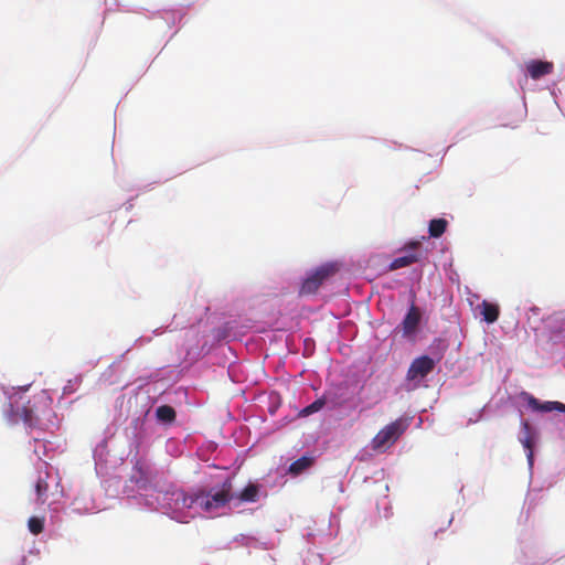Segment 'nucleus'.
Returning a JSON list of instances; mask_svg holds the SVG:
<instances>
[{
	"label": "nucleus",
	"instance_id": "obj_1",
	"mask_svg": "<svg viewBox=\"0 0 565 565\" xmlns=\"http://www.w3.org/2000/svg\"><path fill=\"white\" fill-rule=\"evenodd\" d=\"M172 497L177 504L181 503L185 509L198 507L204 512H213L224 508L235 499L231 478L224 480L220 487H213L209 491L199 489L193 493H186L183 490H177L172 493Z\"/></svg>",
	"mask_w": 565,
	"mask_h": 565
},
{
	"label": "nucleus",
	"instance_id": "obj_2",
	"mask_svg": "<svg viewBox=\"0 0 565 565\" xmlns=\"http://www.w3.org/2000/svg\"><path fill=\"white\" fill-rule=\"evenodd\" d=\"M406 420L398 418L383 427L372 439L371 447L374 451L383 452L392 447L407 429Z\"/></svg>",
	"mask_w": 565,
	"mask_h": 565
},
{
	"label": "nucleus",
	"instance_id": "obj_3",
	"mask_svg": "<svg viewBox=\"0 0 565 565\" xmlns=\"http://www.w3.org/2000/svg\"><path fill=\"white\" fill-rule=\"evenodd\" d=\"M338 268L334 264H326L318 267L310 276H308L300 288L301 295H312L329 277L334 275Z\"/></svg>",
	"mask_w": 565,
	"mask_h": 565
},
{
	"label": "nucleus",
	"instance_id": "obj_4",
	"mask_svg": "<svg viewBox=\"0 0 565 565\" xmlns=\"http://www.w3.org/2000/svg\"><path fill=\"white\" fill-rule=\"evenodd\" d=\"M435 367V362L431 358L427 355L419 356L415 359L408 371H407V379L413 381L416 379H423L427 376Z\"/></svg>",
	"mask_w": 565,
	"mask_h": 565
},
{
	"label": "nucleus",
	"instance_id": "obj_5",
	"mask_svg": "<svg viewBox=\"0 0 565 565\" xmlns=\"http://www.w3.org/2000/svg\"><path fill=\"white\" fill-rule=\"evenodd\" d=\"M420 318L422 315L419 309L415 305H412L401 323L403 337L409 338L416 333L420 323Z\"/></svg>",
	"mask_w": 565,
	"mask_h": 565
},
{
	"label": "nucleus",
	"instance_id": "obj_6",
	"mask_svg": "<svg viewBox=\"0 0 565 565\" xmlns=\"http://www.w3.org/2000/svg\"><path fill=\"white\" fill-rule=\"evenodd\" d=\"M553 68V63L546 61L532 60L526 64L527 73L533 79L551 74Z\"/></svg>",
	"mask_w": 565,
	"mask_h": 565
},
{
	"label": "nucleus",
	"instance_id": "obj_7",
	"mask_svg": "<svg viewBox=\"0 0 565 565\" xmlns=\"http://www.w3.org/2000/svg\"><path fill=\"white\" fill-rule=\"evenodd\" d=\"M524 399L526 401L527 405L536 412H553L557 411L558 403L557 401L553 402H540L536 397H534L531 394L524 393Z\"/></svg>",
	"mask_w": 565,
	"mask_h": 565
},
{
	"label": "nucleus",
	"instance_id": "obj_8",
	"mask_svg": "<svg viewBox=\"0 0 565 565\" xmlns=\"http://www.w3.org/2000/svg\"><path fill=\"white\" fill-rule=\"evenodd\" d=\"M522 430L523 437L521 438V443L523 447L527 450V459L532 462L533 459V443H534V433L529 422H522Z\"/></svg>",
	"mask_w": 565,
	"mask_h": 565
},
{
	"label": "nucleus",
	"instance_id": "obj_9",
	"mask_svg": "<svg viewBox=\"0 0 565 565\" xmlns=\"http://www.w3.org/2000/svg\"><path fill=\"white\" fill-rule=\"evenodd\" d=\"M15 415L19 416L28 427L33 428L39 424V418L34 413L33 406L30 405V402L24 404L21 409L18 408Z\"/></svg>",
	"mask_w": 565,
	"mask_h": 565
},
{
	"label": "nucleus",
	"instance_id": "obj_10",
	"mask_svg": "<svg viewBox=\"0 0 565 565\" xmlns=\"http://www.w3.org/2000/svg\"><path fill=\"white\" fill-rule=\"evenodd\" d=\"M260 486L257 483H248L237 495L239 502H256L259 497Z\"/></svg>",
	"mask_w": 565,
	"mask_h": 565
},
{
	"label": "nucleus",
	"instance_id": "obj_11",
	"mask_svg": "<svg viewBox=\"0 0 565 565\" xmlns=\"http://www.w3.org/2000/svg\"><path fill=\"white\" fill-rule=\"evenodd\" d=\"M480 307L481 315L486 322L493 323L498 320L500 313L498 305L483 300Z\"/></svg>",
	"mask_w": 565,
	"mask_h": 565
},
{
	"label": "nucleus",
	"instance_id": "obj_12",
	"mask_svg": "<svg viewBox=\"0 0 565 565\" xmlns=\"http://www.w3.org/2000/svg\"><path fill=\"white\" fill-rule=\"evenodd\" d=\"M419 260V255L416 253H408L404 256L396 257L393 259V262L390 264L391 270H396L403 267H407L414 263H417Z\"/></svg>",
	"mask_w": 565,
	"mask_h": 565
},
{
	"label": "nucleus",
	"instance_id": "obj_13",
	"mask_svg": "<svg viewBox=\"0 0 565 565\" xmlns=\"http://www.w3.org/2000/svg\"><path fill=\"white\" fill-rule=\"evenodd\" d=\"M313 463V459L311 457H307V456H303L297 460H295L290 466H289V473L294 475V476H298L300 473H302L305 470H307L309 467H311Z\"/></svg>",
	"mask_w": 565,
	"mask_h": 565
},
{
	"label": "nucleus",
	"instance_id": "obj_14",
	"mask_svg": "<svg viewBox=\"0 0 565 565\" xmlns=\"http://www.w3.org/2000/svg\"><path fill=\"white\" fill-rule=\"evenodd\" d=\"M448 222L445 218H434L429 222V236L434 238L440 237L447 230Z\"/></svg>",
	"mask_w": 565,
	"mask_h": 565
},
{
	"label": "nucleus",
	"instance_id": "obj_15",
	"mask_svg": "<svg viewBox=\"0 0 565 565\" xmlns=\"http://www.w3.org/2000/svg\"><path fill=\"white\" fill-rule=\"evenodd\" d=\"M157 418L162 423H172L175 419V411L169 405H161L156 409Z\"/></svg>",
	"mask_w": 565,
	"mask_h": 565
},
{
	"label": "nucleus",
	"instance_id": "obj_16",
	"mask_svg": "<svg viewBox=\"0 0 565 565\" xmlns=\"http://www.w3.org/2000/svg\"><path fill=\"white\" fill-rule=\"evenodd\" d=\"M28 527L34 535L42 533L44 530V519L38 516L30 518L28 521Z\"/></svg>",
	"mask_w": 565,
	"mask_h": 565
},
{
	"label": "nucleus",
	"instance_id": "obj_17",
	"mask_svg": "<svg viewBox=\"0 0 565 565\" xmlns=\"http://www.w3.org/2000/svg\"><path fill=\"white\" fill-rule=\"evenodd\" d=\"M324 404H326L324 399L318 398L313 403H311L310 405L306 406L301 411V414L305 415V416H309V415H311V414H313L316 412H319L324 406Z\"/></svg>",
	"mask_w": 565,
	"mask_h": 565
},
{
	"label": "nucleus",
	"instance_id": "obj_18",
	"mask_svg": "<svg viewBox=\"0 0 565 565\" xmlns=\"http://www.w3.org/2000/svg\"><path fill=\"white\" fill-rule=\"evenodd\" d=\"M47 490H49V484H47L46 480L40 478L36 481L35 491H36L39 500H41L42 503L44 502L43 497L46 494Z\"/></svg>",
	"mask_w": 565,
	"mask_h": 565
},
{
	"label": "nucleus",
	"instance_id": "obj_19",
	"mask_svg": "<svg viewBox=\"0 0 565 565\" xmlns=\"http://www.w3.org/2000/svg\"><path fill=\"white\" fill-rule=\"evenodd\" d=\"M419 246H420V243H419V242H417V241H412V242H409V243L405 246V249H407V250L409 249V250H413V252H414V250L418 249V248H419Z\"/></svg>",
	"mask_w": 565,
	"mask_h": 565
},
{
	"label": "nucleus",
	"instance_id": "obj_20",
	"mask_svg": "<svg viewBox=\"0 0 565 565\" xmlns=\"http://www.w3.org/2000/svg\"><path fill=\"white\" fill-rule=\"evenodd\" d=\"M558 412H562V413H565V404L563 403H558V408H557Z\"/></svg>",
	"mask_w": 565,
	"mask_h": 565
},
{
	"label": "nucleus",
	"instance_id": "obj_21",
	"mask_svg": "<svg viewBox=\"0 0 565 565\" xmlns=\"http://www.w3.org/2000/svg\"><path fill=\"white\" fill-rule=\"evenodd\" d=\"M11 411H12V414H13V416H14V417H13V420H17V417H18V416L15 415L17 411H13V409H11Z\"/></svg>",
	"mask_w": 565,
	"mask_h": 565
}]
</instances>
